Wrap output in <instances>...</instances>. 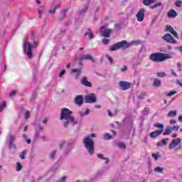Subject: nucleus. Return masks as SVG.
<instances>
[{"label": "nucleus", "instance_id": "f257e3e1", "mask_svg": "<svg viewBox=\"0 0 182 182\" xmlns=\"http://www.w3.org/2000/svg\"><path fill=\"white\" fill-rule=\"evenodd\" d=\"M72 111L68 108H62L60 114V120H62L64 127H69V126H75L79 123L78 120L72 117Z\"/></svg>", "mask_w": 182, "mask_h": 182}, {"label": "nucleus", "instance_id": "f03ea898", "mask_svg": "<svg viewBox=\"0 0 182 182\" xmlns=\"http://www.w3.org/2000/svg\"><path fill=\"white\" fill-rule=\"evenodd\" d=\"M95 137H96V134H91L83 139V144L90 156H93V154H95V141L92 139H95Z\"/></svg>", "mask_w": 182, "mask_h": 182}, {"label": "nucleus", "instance_id": "7ed1b4c3", "mask_svg": "<svg viewBox=\"0 0 182 182\" xmlns=\"http://www.w3.org/2000/svg\"><path fill=\"white\" fill-rule=\"evenodd\" d=\"M173 56L170 54L163 53H154L149 55L150 60L155 62L156 63H160L167 60V59H171Z\"/></svg>", "mask_w": 182, "mask_h": 182}, {"label": "nucleus", "instance_id": "20e7f679", "mask_svg": "<svg viewBox=\"0 0 182 182\" xmlns=\"http://www.w3.org/2000/svg\"><path fill=\"white\" fill-rule=\"evenodd\" d=\"M36 46H38L37 41H34L33 44L29 43L28 40L23 41V49L25 53H26L28 59H32V56L33 55V54L32 53V49L36 48Z\"/></svg>", "mask_w": 182, "mask_h": 182}, {"label": "nucleus", "instance_id": "39448f33", "mask_svg": "<svg viewBox=\"0 0 182 182\" xmlns=\"http://www.w3.org/2000/svg\"><path fill=\"white\" fill-rule=\"evenodd\" d=\"M181 139L180 138L173 139L168 146V149L173 150V151H178L179 150H181Z\"/></svg>", "mask_w": 182, "mask_h": 182}, {"label": "nucleus", "instance_id": "423d86ee", "mask_svg": "<svg viewBox=\"0 0 182 182\" xmlns=\"http://www.w3.org/2000/svg\"><path fill=\"white\" fill-rule=\"evenodd\" d=\"M127 48V41H122L117 43H115L109 47L110 52H114V50H119V49H123Z\"/></svg>", "mask_w": 182, "mask_h": 182}, {"label": "nucleus", "instance_id": "0eeeda50", "mask_svg": "<svg viewBox=\"0 0 182 182\" xmlns=\"http://www.w3.org/2000/svg\"><path fill=\"white\" fill-rule=\"evenodd\" d=\"M146 14V10L144 9H141L136 14V19L138 22H143L144 21V15Z\"/></svg>", "mask_w": 182, "mask_h": 182}, {"label": "nucleus", "instance_id": "6e6552de", "mask_svg": "<svg viewBox=\"0 0 182 182\" xmlns=\"http://www.w3.org/2000/svg\"><path fill=\"white\" fill-rule=\"evenodd\" d=\"M164 41H166V42H168L169 43H177V41L174 39L173 36L170 33H166L163 38Z\"/></svg>", "mask_w": 182, "mask_h": 182}, {"label": "nucleus", "instance_id": "1a4fd4ad", "mask_svg": "<svg viewBox=\"0 0 182 182\" xmlns=\"http://www.w3.org/2000/svg\"><path fill=\"white\" fill-rule=\"evenodd\" d=\"M119 85L122 90H127L132 86V83L126 81H119Z\"/></svg>", "mask_w": 182, "mask_h": 182}, {"label": "nucleus", "instance_id": "9d476101", "mask_svg": "<svg viewBox=\"0 0 182 182\" xmlns=\"http://www.w3.org/2000/svg\"><path fill=\"white\" fill-rule=\"evenodd\" d=\"M85 100L86 103H95L96 95L95 94H90L85 97Z\"/></svg>", "mask_w": 182, "mask_h": 182}, {"label": "nucleus", "instance_id": "9b49d317", "mask_svg": "<svg viewBox=\"0 0 182 182\" xmlns=\"http://www.w3.org/2000/svg\"><path fill=\"white\" fill-rule=\"evenodd\" d=\"M100 32L104 38H110V33L112 32V30L106 28L105 27H102L100 28Z\"/></svg>", "mask_w": 182, "mask_h": 182}, {"label": "nucleus", "instance_id": "f8f14e48", "mask_svg": "<svg viewBox=\"0 0 182 182\" xmlns=\"http://www.w3.org/2000/svg\"><path fill=\"white\" fill-rule=\"evenodd\" d=\"M166 31L167 32H170V33H171L174 38H176V39H178V34L177 33V32H176V31H174V28H173V27L170 25L166 26Z\"/></svg>", "mask_w": 182, "mask_h": 182}, {"label": "nucleus", "instance_id": "ddd939ff", "mask_svg": "<svg viewBox=\"0 0 182 182\" xmlns=\"http://www.w3.org/2000/svg\"><path fill=\"white\" fill-rule=\"evenodd\" d=\"M163 133V129L162 130H156L154 132H152L149 134V136L151 139H156L158 136H160Z\"/></svg>", "mask_w": 182, "mask_h": 182}, {"label": "nucleus", "instance_id": "4468645a", "mask_svg": "<svg viewBox=\"0 0 182 182\" xmlns=\"http://www.w3.org/2000/svg\"><path fill=\"white\" fill-rule=\"evenodd\" d=\"M63 147H65V154H66V156H68V154H69V151H70V149H69V145H66V142L65 141H62L60 144V149H63Z\"/></svg>", "mask_w": 182, "mask_h": 182}, {"label": "nucleus", "instance_id": "2eb2a0df", "mask_svg": "<svg viewBox=\"0 0 182 182\" xmlns=\"http://www.w3.org/2000/svg\"><path fill=\"white\" fill-rule=\"evenodd\" d=\"M16 137L15 135H10L9 138V148L10 149H16L15 146V144H14V141H15Z\"/></svg>", "mask_w": 182, "mask_h": 182}, {"label": "nucleus", "instance_id": "dca6fc26", "mask_svg": "<svg viewBox=\"0 0 182 182\" xmlns=\"http://www.w3.org/2000/svg\"><path fill=\"white\" fill-rule=\"evenodd\" d=\"M81 83L84 86H87V87H92V83H90V82L87 81V78H86V77H83L81 79Z\"/></svg>", "mask_w": 182, "mask_h": 182}, {"label": "nucleus", "instance_id": "f3484780", "mask_svg": "<svg viewBox=\"0 0 182 182\" xmlns=\"http://www.w3.org/2000/svg\"><path fill=\"white\" fill-rule=\"evenodd\" d=\"M168 138L162 139L161 141L157 142L156 146L158 147H163L164 146H167V141H168Z\"/></svg>", "mask_w": 182, "mask_h": 182}, {"label": "nucleus", "instance_id": "a211bd4d", "mask_svg": "<svg viewBox=\"0 0 182 182\" xmlns=\"http://www.w3.org/2000/svg\"><path fill=\"white\" fill-rule=\"evenodd\" d=\"M80 60H93V57L89 54H84L80 56Z\"/></svg>", "mask_w": 182, "mask_h": 182}, {"label": "nucleus", "instance_id": "6ab92c4d", "mask_svg": "<svg viewBox=\"0 0 182 182\" xmlns=\"http://www.w3.org/2000/svg\"><path fill=\"white\" fill-rule=\"evenodd\" d=\"M75 103L79 106L83 105V97H82V95H78L75 99Z\"/></svg>", "mask_w": 182, "mask_h": 182}, {"label": "nucleus", "instance_id": "aec40b11", "mask_svg": "<svg viewBox=\"0 0 182 182\" xmlns=\"http://www.w3.org/2000/svg\"><path fill=\"white\" fill-rule=\"evenodd\" d=\"M167 16L171 18H176V16H177V12L175 10L171 9L168 11Z\"/></svg>", "mask_w": 182, "mask_h": 182}, {"label": "nucleus", "instance_id": "412c9836", "mask_svg": "<svg viewBox=\"0 0 182 182\" xmlns=\"http://www.w3.org/2000/svg\"><path fill=\"white\" fill-rule=\"evenodd\" d=\"M71 73H75V77H79L82 73V68H75L71 70Z\"/></svg>", "mask_w": 182, "mask_h": 182}, {"label": "nucleus", "instance_id": "4be33fe9", "mask_svg": "<svg viewBox=\"0 0 182 182\" xmlns=\"http://www.w3.org/2000/svg\"><path fill=\"white\" fill-rule=\"evenodd\" d=\"M172 131H171V127H167L165 129V131L164 132L163 134L164 136H168V134H171Z\"/></svg>", "mask_w": 182, "mask_h": 182}, {"label": "nucleus", "instance_id": "5701e85b", "mask_svg": "<svg viewBox=\"0 0 182 182\" xmlns=\"http://www.w3.org/2000/svg\"><path fill=\"white\" fill-rule=\"evenodd\" d=\"M85 36H88L90 39H93V38H95V35L93 34V33H92V31H90V28H88V31H86V33H85Z\"/></svg>", "mask_w": 182, "mask_h": 182}, {"label": "nucleus", "instance_id": "b1692460", "mask_svg": "<svg viewBox=\"0 0 182 182\" xmlns=\"http://www.w3.org/2000/svg\"><path fill=\"white\" fill-rule=\"evenodd\" d=\"M78 114H80V116L81 117H83L85 116H87V114H89V109H86L85 111H80L78 112Z\"/></svg>", "mask_w": 182, "mask_h": 182}, {"label": "nucleus", "instance_id": "393cba45", "mask_svg": "<svg viewBox=\"0 0 182 182\" xmlns=\"http://www.w3.org/2000/svg\"><path fill=\"white\" fill-rule=\"evenodd\" d=\"M164 171V168L160 167V166H156V167L154 168V171L155 173H163Z\"/></svg>", "mask_w": 182, "mask_h": 182}, {"label": "nucleus", "instance_id": "a878e982", "mask_svg": "<svg viewBox=\"0 0 182 182\" xmlns=\"http://www.w3.org/2000/svg\"><path fill=\"white\" fill-rule=\"evenodd\" d=\"M97 156L98 159H101L102 160H105V164H107V163H109V159H105L103 154H98Z\"/></svg>", "mask_w": 182, "mask_h": 182}, {"label": "nucleus", "instance_id": "bb28decb", "mask_svg": "<svg viewBox=\"0 0 182 182\" xmlns=\"http://www.w3.org/2000/svg\"><path fill=\"white\" fill-rule=\"evenodd\" d=\"M144 5L146 6L150 5V4H154V0H144L143 1Z\"/></svg>", "mask_w": 182, "mask_h": 182}, {"label": "nucleus", "instance_id": "cd10ccee", "mask_svg": "<svg viewBox=\"0 0 182 182\" xmlns=\"http://www.w3.org/2000/svg\"><path fill=\"white\" fill-rule=\"evenodd\" d=\"M177 115V112L176 111H170L168 113V117H174V116H176Z\"/></svg>", "mask_w": 182, "mask_h": 182}, {"label": "nucleus", "instance_id": "c85d7f7f", "mask_svg": "<svg viewBox=\"0 0 182 182\" xmlns=\"http://www.w3.org/2000/svg\"><path fill=\"white\" fill-rule=\"evenodd\" d=\"M160 85H161V81H160V80H157V79L154 80V86H155L156 87H159Z\"/></svg>", "mask_w": 182, "mask_h": 182}, {"label": "nucleus", "instance_id": "c756f323", "mask_svg": "<svg viewBox=\"0 0 182 182\" xmlns=\"http://www.w3.org/2000/svg\"><path fill=\"white\" fill-rule=\"evenodd\" d=\"M117 147H119V149H126V144L124 142H118L117 143Z\"/></svg>", "mask_w": 182, "mask_h": 182}, {"label": "nucleus", "instance_id": "7c9ffc66", "mask_svg": "<svg viewBox=\"0 0 182 182\" xmlns=\"http://www.w3.org/2000/svg\"><path fill=\"white\" fill-rule=\"evenodd\" d=\"M16 170V171H21V170H22V164L21 163L17 162Z\"/></svg>", "mask_w": 182, "mask_h": 182}, {"label": "nucleus", "instance_id": "2f4dec72", "mask_svg": "<svg viewBox=\"0 0 182 182\" xmlns=\"http://www.w3.org/2000/svg\"><path fill=\"white\" fill-rule=\"evenodd\" d=\"M110 139H112V137L109 134L106 133L104 134V140H110Z\"/></svg>", "mask_w": 182, "mask_h": 182}, {"label": "nucleus", "instance_id": "473e14b6", "mask_svg": "<svg viewBox=\"0 0 182 182\" xmlns=\"http://www.w3.org/2000/svg\"><path fill=\"white\" fill-rule=\"evenodd\" d=\"M25 156H26V150H23L21 154H20V159H21V160H23L25 159Z\"/></svg>", "mask_w": 182, "mask_h": 182}, {"label": "nucleus", "instance_id": "72a5a7b5", "mask_svg": "<svg viewBox=\"0 0 182 182\" xmlns=\"http://www.w3.org/2000/svg\"><path fill=\"white\" fill-rule=\"evenodd\" d=\"M4 107H6V102H3L2 104L0 105V112L4 110Z\"/></svg>", "mask_w": 182, "mask_h": 182}, {"label": "nucleus", "instance_id": "f704fd0d", "mask_svg": "<svg viewBox=\"0 0 182 182\" xmlns=\"http://www.w3.org/2000/svg\"><path fill=\"white\" fill-rule=\"evenodd\" d=\"M175 5L176 6H177V8H181L182 1L180 0H178L175 2Z\"/></svg>", "mask_w": 182, "mask_h": 182}, {"label": "nucleus", "instance_id": "c9c22d12", "mask_svg": "<svg viewBox=\"0 0 182 182\" xmlns=\"http://www.w3.org/2000/svg\"><path fill=\"white\" fill-rule=\"evenodd\" d=\"M154 127H157L158 129H164V124H154Z\"/></svg>", "mask_w": 182, "mask_h": 182}, {"label": "nucleus", "instance_id": "e433bc0d", "mask_svg": "<svg viewBox=\"0 0 182 182\" xmlns=\"http://www.w3.org/2000/svg\"><path fill=\"white\" fill-rule=\"evenodd\" d=\"M66 178H68V176H63L58 181V182H66Z\"/></svg>", "mask_w": 182, "mask_h": 182}, {"label": "nucleus", "instance_id": "4c0bfd02", "mask_svg": "<svg viewBox=\"0 0 182 182\" xmlns=\"http://www.w3.org/2000/svg\"><path fill=\"white\" fill-rule=\"evenodd\" d=\"M158 6H161V3L158 2L155 4L154 6H151V9H154L155 8H158Z\"/></svg>", "mask_w": 182, "mask_h": 182}, {"label": "nucleus", "instance_id": "58836bf2", "mask_svg": "<svg viewBox=\"0 0 182 182\" xmlns=\"http://www.w3.org/2000/svg\"><path fill=\"white\" fill-rule=\"evenodd\" d=\"M107 59L109 61L111 65H113V58L110 57V55H106Z\"/></svg>", "mask_w": 182, "mask_h": 182}, {"label": "nucleus", "instance_id": "ea45409f", "mask_svg": "<svg viewBox=\"0 0 182 182\" xmlns=\"http://www.w3.org/2000/svg\"><path fill=\"white\" fill-rule=\"evenodd\" d=\"M146 92H141L139 96V99H144V97H146Z\"/></svg>", "mask_w": 182, "mask_h": 182}, {"label": "nucleus", "instance_id": "a19ab883", "mask_svg": "<svg viewBox=\"0 0 182 182\" xmlns=\"http://www.w3.org/2000/svg\"><path fill=\"white\" fill-rule=\"evenodd\" d=\"M30 116H31V112L29 111H26V112H25V119H29Z\"/></svg>", "mask_w": 182, "mask_h": 182}, {"label": "nucleus", "instance_id": "79ce46f5", "mask_svg": "<svg viewBox=\"0 0 182 182\" xmlns=\"http://www.w3.org/2000/svg\"><path fill=\"white\" fill-rule=\"evenodd\" d=\"M157 76L159 77H164V76H166V74H165V73H158Z\"/></svg>", "mask_w": 182, "mask_h": 182}, {"label": "nucleus", "instance_id": "37998d69", "mask_svg": "<svg viewBox=\"0 0 182 182\" xmlns=\"http://www.w3.org/2000/svg\"><path fill=\"white\" fill-rule=\"evenodd\" d=\"M41 132H38V131H36V133H35V135H34V139H39Z\"/></svg>", "mask_w": 182, "mask_h": 182}, {"label": "nucleus", "instance_id": "c03bdc74", "mask_svg": "<svg viewBox=\"0 0 182 182\" xmlns=\"http://www.w3.org/2000/svg\"><path fill=\"white\" fill-rule=\"evenodd\" d=\"M151 156L153 159H154V160L156 161L159 160V155L157 154H152Z\"/></svg>", "mask_w": 182, "mask_h": 182}, {"label": "nucleus", "instance_id": "a18cd8bd", "mask_svg": "<svg viewBox=\"0 0 182 182\" xmlns=\"http://www.w3.org/2000/svg\"><path fill=\"white\" fill-rule=\"evenodd\" d=\"M55 154H56V151H53V152H51L50 154V159H55Z\"/></svg>", "mask_w": 182, "mask_h": 182}, {"label": "nucleus", "instance_id": "49530a36", "mask_svg": "<svg viewBox=\"0 0 182 182\" xmlns=\"http://www.w3.org/2000/svg\"><path fill=\"white\" fill-rule=\"evenodd\" d=\"M109 40L107 39V38H104V39L102 40V43H103L104 45H107V43H109Z\"/></svg>", "mask_w": 182, "mask_h": 182}, {"label": "nucleus", "instance_id": "de8ad7c7", "mask_svg": "<svg viewBox=\"0 0 182 182\" xmlns=\"http://www.w3.org/2000/svg\"><path fill=\"white\" fill-rule=\"evenodd\" d=\"M15 95H16V91L13 90V91H11V92L9 94V97H14V96H15Z\"/></svg>", "mask_w": 182, "mask_h": 182}, {"label": "nucleus", "instance_id": "09e8293b", "mask_svg": "<svg viewBox=\"0 0 182 182\" xmlns=\"http://www.w3.org/2000/svg\"><path fill=\"white\" fill-rule=\"evenodd\" d=\"M48 12L49 14H55L56 12V7L50 9Z\"/></svg>", "mask_w": 182, "mask_h": 182}, {"label": "nucleus", "instance_id": "8fccbe9b", "mask_svg": "<svg viewBox=\"0 0 182 182\" xmlns=\"http://www.w3.org/2000/svg\"><path fill=\"white\" fill-rule=\"evenodd\" d=\"M42 14H43V9H41L38 10L39 18H41L42 16Z\"/></svg>", "mask_w": 182, "mask_h": 182}, {"label": "nucleus", "instance_id": "3c124183", "mask_svg": "<svg viewBox=\"0 0 182 182\" xmlns=\"http://www.w3.org/2000/svg\"><path fill=\"white\" fill-rule=\"evenodd\" d=\"M171 129L172 132H173V130H176L177 132V130H178V129H180V127L176 125V126H175L173 127H171Z\"/></svg>", "mask_w": 182, "mask_h": 182}, {"label": "nucleus", "instance_id": "603ef678", "mask_svg": "<svg viewBox=\"0 0 182 182\" xmlns=\"http://www.w3.org/2000/svg\"><path fill=\"white\" fill-rule=\"evenodd\" d=\"M177 92L176 91H171L169 93H168V96H173V95H176Z\"/></svg>", "mask_w": 182, "mask_h": 182}, {"label": "nucleus", "instance_id": "864d4df0", "mask_svg": "<svg viewBox=\"0 0 182 182\" xmlns=\"http://www.w3.org/2000/svg\"><path fill=\"white\" fill-rule=\"evenodd\" d=\"M66 73V70H63L60 73V77H62V76H63V75H65V73Z\"/></svg>", "mask_w": 182, "mask_h": 182}, {"label": "nucleus", "instance_id": "5fc2aeb1", "mask_svg": "<svg viewBox=\"0 0 182 182\" xmlns=\"http://www.w3.org/2000/svg\"><path fill=\"white\" fill-rule=\"evenodd\" d=\"M87 11V7H85L84 9H82V10L81 11V14H85L86 13Z\"/></svg>", "mask_w": 182, "mask_h": 182}, {"label": "nucleus", "instance_id": "6e6d98bb", "mask_svg": "<svg viewBox=\"0 0 182 182\" xmlns=\"http://www.w3.org/2000/svg\"><path fill=\"white\" fill-rule=\"evenodd\" d=\"M127 70V66H124V68H121V72H126Z\"/></svg>", "mask_w": 182, "mask_h": 182}, {"label": "nucleus", "instance_id": "4d7b16f0", "mask_svg": "<svg viewBox=\"0 0 182 182\" xmlns=\"http://www.w3.org/2000/svg\"><path fill=\"white\" fill-rule=\"evenodd\" d=\"M176 123H177V122H176L174 119L170 121V124H176Z\"/></svg>", "mask_w": 182, "mask_h": 182}, {"label": "nucleus", "instance_id": "13d9d810", "mask_svg": "<svg viewBox=\"0 0 182 182\" xmlns=\"http://www.w3.org/2000/svg\"><path fill=\"white\" fill-rule=\"evenodd\" d=\"M132 45H139L140 43V41H132Z\"/></svg>", "mask_w": 182, "mask_h": 182}, {"label": "nucleus", "instance_id": "bf43d9fd", "mask_svg": "<svg viewBox=\"0 0 182 182\" xmlns=\"http://www.w3.org/2000/svg\"><path fill=\"white\" fill-rule=\"evenodd\" d=\"M46 123H48V118H45L43 121V124H46Z\"/></svg>", "mask_w": 182, "mask_h": 182}, {"label": "nucleus", "instance_id": "052dcab7", "mask_svg": "<svg viewBox=\"0 0 182 182\" xmlns=\"http://www.w3.org/2000/svg\"><path fill=\"white\" fill-rule=\"evenodd\" d=\"M108 115L109 116V117H113V114H112L110 110H108Z\"/></svg>", "mask_w": 182, "mask_h": 182}, {"label": "nucleus", "instance_id": "680f3d73", "mask_svg": "<svg viewBox=\"0 0 182 182\" xmlns=\"http://www.w3.org/2000/svg\"><path fill=\"white\" fill-rule=\"evenodd\" d=\"M27 137H28V136H26V134H23V140L26 141V140L27 139Z\"/></svg>", "mask_w": 182, "mask_h": 182}, {"label": "nucleus", "instance_id": "e2e57ef3", "mask_svg": "<svg viewBox=\"0 0 182 182\" xmlns=\"http://www.w3.org/2000/svg\"><path fill=\"white\" fill-rule=\"evenodd\" d=\"M38 130H39L40 132H42V130H43V128H42V127H41V125H39V126L38 127Z\"/></svg>", "mask_w": 182, "mask_h": 182}, {"label": "nucleus", "instance_id": "0e129e2a", "mask_svg": "<svg viewBox=\"0 0 182 182\" xmlns=\"http://www.w3.org/2000/svg\"><path fill=\"white\" fill-rule=\"evenodd\" d=\"M178 120L181 122H182V115L179 116L178 118Z\"/></svg>", "mask_w": 182, "mask_h": 182}, {"label": "nucleus", "instance_id": "69168bd1", "mask_svg": "<svg viewBox=\"0 0 182 182\" xmlns=\"http://www.w3.org/2000/svg\"><path fill=\"white\" fill-rule=\"evenodd\" d=\"M172 137H173V139H177V134H172Z\"/></svg>", "mask_w": 182, "mask_h": 182}, {"label": "nucleus", "instance_id": "338daca9", "mask_svg": "<svg viewBox=\"0 0 182 182\" xmlns=\"http://www.w3.org/2000/svg\"><path fill=\"white\" fill-rule=\"evenodd\" d=\"M171 73L173 76H177V74L174 72V70H171Z\"/></svg>", "mask_w": 182, "mask_h": 182}, {"label": "nucleus", "instance_id": "774afa93", "mask_svg": "<svg viewBox=\"0 0 182 182\" xmlns=\"http://www.w3.org/2000/svg\"><path fill=\"white\" fill-rule=\"evenodd\" d=\"M25 141H26L27 144H31V139H26Z\"/></svg>", "mask_w": 182, "mask_h": 182}]
</instances>
